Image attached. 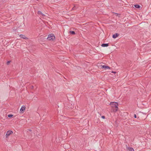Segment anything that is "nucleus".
<instances>
[{
  "label": "nucleus",
  "instance_id": "nucleus-1",
  "mask_svg": "<svg viewBox=\"0 0 151 151\" xmlns=\"http://www.w3.org/2000/svg\"><path fill=\"white\" fill-rule=\"evenodd\" d=\"M110 105H112V106L113 107L115 108V109L113 110V111L114 112L116 111L118 109V104L116 102H111L110 103Z\"/></svg>",
  "mask_w": 151,
  "mask_h": 151
},
{
  "label": "nucleus",
  "instance_id": "nucleus-2",
  "mask_svg": "<svg viewBox=\"0 0 151 151\" xmlns=\"http://www.w3.org/2000/svg\"><path fill=\"white\" fill-rule=\"evenodd\" d=\"M55 37L53 34L49 35L47 39L49 40H55Z\"/></svg>",
  "mask_w": 151,
  "mask_h": 151
},
{
  "label": "nucleus",
  "instance_id": "nucleus-3",
  "mask_svg": "<svg viewBox=\"0 0 151 151\" xmlns=\"http://www.w3.org/2000/svg\"><path fill=\"white\" fill-rule=\"evenodd\" d=\"M13 133V132L11 130H9L7 131L6 135V138H8L9 136L11 134Z\"/></svg>",
  "mask_w": 151,
  "mask_h": 151
},
{
  "label": "nucleus",
  "instance_id": "nucleus-4",
  "mask_svg": "<svg viewBox=\"0 0 151 151\" xmlns=\"http://www.w3.org/2000/svg\"><path fill=\"white\" fill-rule=\"evenodd\" d=\"M127 151H134V149L131 147H129L126 145Z\"/></svg>",
  "mask_w": 151,
  "mask_h": 151
},
{
  "label": "nucleus",
  "instance_id": "nucleus-5",
  "mask_svg": "<svg viewBox=\"0 0 151 151\" xmlns=\"http://www.w3.org/2000/svg\"><path fill=\"white\" fill-rule=\"evenodd\" d=\"M25 107L24 106H22L20 109V111L22 113H23L24 112V111L25 110Z\"/></svg>",
  "mask_w": 151,
  "mask_h": 151
},
{
  "label": "nucleus",
  "instance_id": "nucleus-6",
  "mask_svg": "<svg viewBox=\"0 0 151 151\" xmlns=\"http://www.w3.org/2000/svg\"><path fill=\"white\" fill-rule=\"evenodd\" d=\"M102 68H104L105 69H110V67H109L108 66H107L104 65H103L102 66Z\"/></svg>",
  "mask_w": 151,
  "mask_h": 151
},
{
  "label": "nucleus",
  "instance_id": "nucleus-7",
  "mask_svg": "<svg viewBox=\"0 0 151 151\" xmlns=\"http://www.w3.org/2000/svg\"><path fill=\"white\" fill-rule=\"evenodd\" d=\"M119 34L118 33H116L113 35L112 37L114 38H116V37L118 36Z\"/></svg>",
  "mask_w": 151,
  "mask_h": 151
},
{
  "label": "nucleus",
  "instance_id": "nucleus-8",
  "mask_svg": "<svg viewBox=\"0 0 151 151\" xmlns=\"http://www.w3.org/2000/svg\"><path fill=\"white\" fill-rule=\"evenodd\" d=\"M19 37L23 39H27V38L25 37V36L24 35H19Z\"/></svg>",
  "mask_w": 151,
  "mask_h": 151
},
{
  "label": "nucleus",
  "instance_id": "nucleus-9",
  "mask_svg": "<svg viewBox=\"0 0 151 151\" xmlns=\"http://www.w3.org/2000/svg\"><path fill=\"white\" fill-rule=\"evenodd\" d=\"M101 46L103 47H107L109 46V44L108 43L107 44H103L101 45Z\"/></svg>",
  "mask_w": 151,
  "mask_h": 151
},
{
  "label": "nucleus",
  "instance_id": "nucleus-10",
  "mask_svg": "<svg viewBox=\"0 0 151 151\" xmlns=\"http://www.w3.org/2000/svg\"><path fill=\"white\" fill-rule=\"evenodd\" d=\"M37 14H41L42 15V16H45V15L44 14H43L42 12H41L40 11H38V12H37Z\"/></svg>",
  "mask_w": 151,
  "mask_h": 151
},
{
  "label": "nucleus",
  "instance_id": "nucleus-11",
  "mask_svg": "<svg viewBox=\"0 0 151 151\" xmlns=\"http://www.w3.org/2000/svg\"><path fill=\"white\" fill-rule=\"evenodd\" d=\"M134 6L135 7L137 8H139L140 7V6L138 4L135 5Z\"/></svg>",
  "mask_w": 151,
  "mask_h": 151
},
{
  "label": "nucleus",
  "instance_id": "nucleus-12",
  "mask_svg": "<svg viewBox=\"0 0 151 151\" xmlns=\"http://www.w3.org/2000/svg\"><path fill=\"white\" fill-rule=\"evenodd\" d=\"M70 34H71L73 35H74L75 34V32L73 31H70Z\"/></svg>",
  "mask_w": 151,
  "mask_h": 151
},
{
  "label": "nucleus",
  "instance_id": "nucleus-13",
  "mask_svg": "<svg viewBox=\"0 0 151 151\" xmlns=\"http://www.w3.org/2000/svg\"><path fill=\"white\" fill-rule=\"evenodd\" d=\"M13 116V115L12 114H9L8 115V116L9 118H11Z\"/></svg>",
  "mask_w": 151,
  "mask_h": 151
},
{
  "label": "nucleus",
  "instance_id": "nucleus-14",
  "mask_svg": "<svg viewBox=\"0 0 151 151\" xmlns=\"http://www.w3.org/2000/svg\"><path fill=\"white\" fill-rule=\"evenodd\" d=\"M76 9V7L75 6L73 7L72 8V9L73 10H75Z\"/></svg>",
  "mask_w": 151,
  "mask_h": 151
},
{
  "label": "nucleus",
  "instance_id": "nucleus-15",
  "mask_svg": "<svg viewBox=\"0 0 151 151\" xmlns=\"http://www.w3.org/2000/svg\"><path fill=\"white\" fill-rule=\"evenodd\" d=\"M10 61H8L7 62L6 64L8 65L9 64V63H10Z\"/></svg>",
  "mask_w": 151,
  "mask_h": 151
},
{
  "label": "nucleus",
  "instance_id": "nucleus-16",
  "mask_svg": "<svg viewBox=\"0 0 151 151\" xmlns=\"http://www.w3.org/2000/svg\"><path fill=\"white\" fill-rule=\"evenodd\" d=\"M101 118H102L103 119H105V117L104 116H101Z\"/></svg>",
  "mask_w": 151,
  "mask_h": 151
},
{
  "label": "nucleus",
  "instance_id": "nucleus-17",
  "mask_svg": "<svg viewBox=\"0 0 151 151\" xmlns=\"http://www.w3.org/2000/svg\"><path fill=\"white\" fill-rule=\"evenodd\" d=\"M134 117L135 118H136L137 117V116H136V115L135 114H134Z\"/></svg>",
  "mask_w": 151,
  "mask_h": 151
},
{
  "label": "nucleus",
  "instance_id": "nucleus-18",
  "mask_svg": "<svg viewBox=\"0 0 151 151\" xmlns=\"http://www.w3.org/2000/svg\"><path fill=\"white\" fill-rule=\"evenodd\" d=\"M28 131H31L32 130L30 129H28Z\"/></svg>",
  "mask_w": 151,
  "mask_h": 151
},
{
  "label": "nucleus",
  "instance_id": "nucleus-19",
  "mask_svg": "<svg viewBox=\"0 0 151 151\" xmlns=\"http://www.w3.org/2000/svg\"><path fill=\"white\" fill-rule=\"evenodd\" d=\"M112 73H116V72H113V71H112Z\"/></svg>",
  "mask_w": 151,
  "mask_h": 151
},
{
  "label": "nucleus",
  "instance_id": "nucleus-20",
  "mask_svg": "<svg viewBox=\"0 0 151 151\" xmlns=\"http://www.w3.org/2000/svg\"><path fill=\"white\" fill-rule=\"evenodd\" d=\"M33 86H32V88H33Z\"/></svg>",
  "mask_w": 151,
  "mask_h": 151
}]
</instances>
